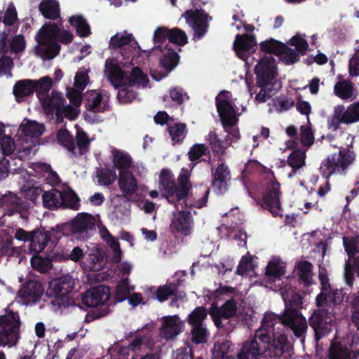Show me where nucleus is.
<instances>
[{"mask_svg": "<svg viewBox=\"0 0 359 359\" xmlns=\"http://www.w3.org/2000/svg\"><path fill=\"white\" fill-rule=\"evenodd\" d=\"M20 319L18 313L9 312L0 316V346L12 347L20 339Z\"/></svg>", "mask_w": 359, "mask_h": 359, "instance_id": "obj_11", "label": "nucleus"}, {"mask_svg": "<svg viewBox=\"0 0 359 359\" xmlns=\"http://www.w3.org/2000/svg\"><path fill=\"white\" fill-rule=\"evenodd\" d=\"M347 344L332 342L329 350L330 359H353Z\"/></svg>", "mask_w": 359, "mask_h": 359, "instance_id": "obj_39", "label": "nucleus"}, {"mask_svg": "<svg viewBox=\"0 0 359 359\" xmlns=\"http://www.w3.org/2000/svg\"><path fill=\"white\" fill-rule=\"evenodd\" d=\"M99 233L102 239L107 243L111 251V259L118 262L121 259L122 251L118 240L112 236L107 229L102 224L98 225Z\"/></svg>", "mask_w": 359, "mask_h": 359, "instance_id": "obj_30", "label": "nucleus"}, {"mask_svg": "<svg viewBox=\"0 0 359 359\" xmlns=\"http://www.w3.org/2000/svg\"><path fill=\"white\" fill-rule=\"evenodd\" d=\"M34 92V82L32 80L18 81L13 87V94L18 101Z\"/></svg>", "mask_w": 359, "mask_h": 359, "instance_id": "obj_40", "label": "nucleus"}, {"mask_svg": "<svg viewBox=\"0 0 359 359\" xmlns=\"http://www.w3.org/2000/svg\"><path fill=\"white\" fill-rule=\"evenodd\" d=\"M43 292V287L38 280H30L19 290L18 297L26 304H34L39 301Z\"/></svg>", "mask_w": 359, "mask_h": 359, "instance_id": "obj_22", "label": "nucleus"}, {"mask_svg": "<svg viewBox=\"0 0 359 359\" xmlns=\"http://www.w3.org/2000/svg\"><path fill=\"white\" fill-rule=\"evenodd\" d=\"M57 138L59 144L65 147L69 151L74 149V144L73 138L67 130H60L57 133Z\"/></svg>", "mask_w": 359, "mask_h": 359, "instance_id": "obj_56", "label": "nucleus"}, {"mask_svg": "<svg viewBox=\"0 0 359 359\" xmlns=\"http://www.w3.org/2000/svg\"><path fill=\"white\" fill-rule=\"evenodd\" d=\"M289 43L290 46H294L295 48V50H292L298 54V58L299 57V55L305 54L308 48V43L304 38V36L299 34L294 36L290 40Z\"/></svg>", "mask_w": 359, "mask_h": 359, "instance_id": "obj_49", "label": "nucleus"}, {"mask_svg": "<svg viewBox=\"0 0 359 359\" xmlns=\"http://www.w3.org/2000/svg\"><path fill=\"white\" fill-rule=\"evenodd\" d=\"M109 48L114 50L116 55L112 58H118L123 61H128L147 53L140 48L133 35L127 31L119 32L113 35L109 42Z\"/></svg>", "mask_w": 359, "mask_h": 359, "instance_id": "obj_9", "label": "nucleus"}, {"mask_svg": "<svg viewBox=\"0 0 359 359\" xmlns=\"http://www.w3.org/2000/svg\"><path fill=\"white\" fill-rule=\"evenodd\" d=\"M0 252L9 256L15 252L12 236L8 235L6 230H0Z\"/></svg>", "mask_w": 359, "mask_h": 359, "instance_id": "obj_46", "label": "nucleus"}, {"mask_svg": "<svg viewBox=\"0 0 359 359\" xmlns=\"http://www.w3.org/2000/svg\"><path fill=\"white\" fill-rule=\"evenodd\" d=\"M285 272V262L279 257H272L266 266L265 276L270 280H275L283 276Z\"/></svg>", "mask_w": 359, "mask_h": 359, "instance_id": "obj_34", "label": "nucleus"}, {"mask_svg": "<svg viewBox=\"0 0 359 359\" xmlns=\"http://www.w3.org/2000/svg\"><path fill=\"white\" fill-rule=\"evenodd\" d=\"M207 314L205 309L201 306L197 307L189 315L188 322L192 327L204 326L203 321Z\"/></svg>", "mask_w": 359, "mask_h": 359, "instance_id": "obj_47", "label": "nucleus"}, {"mask_svg": "<svg viewBox=\"0 0 359 359\" xmlns=\"http://www.w3.org/2000/svg\"><path fill=\"white\" fill-rule=\"evenodd\" d=\"M255 72L257 75V84L259 87L272 86L276 90L281 88V84L276 79V64L271 56L262 58L255 66Z\"/></svg>", "mask_w": 359, "mask_h": 359, "instance_id": "obj_12", "label": "nucleus"}, {"mask_svg": "<svg viewBox=\"0 0 359 359\" xmlns=\"http://www.w3.org/2000/svg\"><path fill=\"white\" fill-rule=\"evenodd\" d=\"M191 334L192 341L196 344L205 343L208 338V332L205 326L193 327Z\"/></svg>", "mask_w": 359, "mask_h": 359, "instance_id": "obj_57", "label": "nucleus"}, {"mask_svg": "<svg viewBox=\"0 0 359 359\" xmlns=\"http://www.w3.org/2000/svg\"><path fill=\"white\" fill-rule=\"evenodd\" d=\"M32 266L40 272H46L51 268V262L47 258L34 255L31 259Z\"/></svg>", "mask_w": 359, "mask_h": 359, "instance_id": "obj_53", "label": "nucleus"}, {"mask_svg": "<svg viewBox=\"0 0 359 359\" xmlns=\"http://www.w3.org/2000/svg\"><path fill=\"white\" fill-rule=\"evenodd\" d=\"M94 218L86 213H79L72 222L73 233H79L91 228L94 224Z\"/></svg>", "mask_w": 359, "mask_h": 359, "instance_id": "obj_38", "label": "nucleus"}, {"mask_svg": "<svg viewBox=\"0 0 359 359\" xmlns=\"http://www.w3.org/2000/svg\"><path fill=\"white\" fill-rule=\"evenodd\" d=\"M42 15L49 19H56L60 16L59 4L55 0H44L39 4Z\"/></svg>", "mask_w": 359, "mask_h": 359, "instance_id": "obj_42", "label": "nucleus"}, {"mask_svg": "<svg viewBox=\"0 0 359 359\" xmlns=\"http://www.w3.org/2000/svg\"><path fill=\"white\" fill-rule=\"evenodd\" d=\"M235 102L232 98L231 93L229 91H222L216 97V106L220 116L223 127L227 133L225 139V146L218 139L215 133H210L208 135V140L210 142L213 151L219 154H223L225 148L236 142L240 138V133L237 127L238 116L245 111V107L242 106L239 111L238 108L234 107Z\"/></svg>", "mask_w": 359, "mask_h": 359, "instance_id": "obj_4", "label": "nucleus"}, {"mask_svg": "<svg viewBox=\"0 0 359 359\" xmlns=\"http://www.w3.org/2000/svg\"><path fill=\"white\" fill-rule=\"evenodd\" d=\"M212 359H234L231 344L228 341L216 344L212 350Z\"/></svg>", "mask_w": 359, "mask_h": 359, "instance_id": "obj_41", "label": "nucleus"}, {"mask_svg": "<svg viewBox=\"0 0 359 359\" xmlns=\"http://www.w3.org/2000/svg\"><path fill=\"white\" fill-rule=\"evenodd\" d=\"M170 29L165 27H158L156 29L153 35L154 47L153 50H159L162 53L160 59V67L161 70L157 72L151 70V76L156 81H160L165 77L178 64V54L172 50L167 43L169 41Z\"/></svg>", "mask_w": 359, "mask_h": 359, "instance_id": "obj_7", "label": "nucleus"}, {"mask_svg": "<svg viewBox=\"0 0 359 359\" xmlns=\"http://www.w3.org/2000/svg\"><path fill=\"white\" fill-rule=\"evenodd\" d=\"M43 206L48 209H55L62 205V192L53 189L45 191L42 195Z\"/></svg>", "mask_w": 359, "mask_h": 359, "instance_id": "obj_37", "label": "nucleus"}, {"mask_svg": "<svg viewBox=\"0 0 359 359\" xmlns=\"http://www.w3.org/2000/svg\"><path fill=\"white\" fill-rule=\"evenodd\" d=\"M334 93L344 100L352 101L358 97V92L354 89L353 83L347 80L338 81L334 86Z\"/></svg>", "mask_w": 359, "mask_h": 359, "instance_id": "obj_32", "label": "nucleus"}, {"mask_svg": "<svg viewBox=\"0 0 359 359\" xmlns=\"http://www.w3.org/2000/svg\"><path fill=\"white\" fill-rule=\"evenodd\" d=\"M50 240V235L48 231L38 230L32 232L30 238V250L38 253L42 251Z\"/></svg>", "mask_w": 359, "mask_h": 359, "instance_id": "obj_36", "label": "nucleus"}, {"mask_svg": "<svg viewBox=\"0 0 359 359\" xmlns=\"http://www.w3.org/2000/svg\"><path fill=\"white\" fill-rule=\"evenodd\" d=\"M70 102L74 104V107L69 105L63 106V100L61 95L55 93H53L51 96L44 98L42 101V104L47 111L55 110L57 115H63L70 120H74L79 113V107L80 104H76L71 101Z\"/></svg>", "mask_w": 359, "mask_h": 359, "instance_id": "obj_14", "label": "nucleus"}, {"mask_svg": "<svg viewBox=\"0 0 359 359\" xmlns=\"http://www.w3.org/2000/svg\"><path fill=\"white\" fill-rule=\"evenodd\" d=\"M30 147L25 146L24 142L15 144L13 138L9 135H3L0 139V150L4 155L11 154L15 149L18 153H24L25 156H30Z\"/></svg>", "mask_w": 359, "mask_h": 359, "instance_id": "obj_31", "label": "nucleus"}, {"mask_svg": "<svg viewBox=\"0 0 359 359\" xmlns=\"http://www.w3.org/2000/svg\"><path fill=\"white\" fill-rule=\"evenodd\" d=\"M118 184L124 196H130L137 189V181L131 172V170L119 171Z\"/></svg>", "mask_w": 359, "mask_h": 359, "instance_id": "obj_28", "label": "nucleus"}, {"mask_svg": "<svg viewBox=\"0 0 359 359\" xmlns=\"http://www.w3.org/2000/svg\"><path fill=\"white\" fill-rule=\"evenodd\" d=\"M110 290L108 287L100 285L93 287L81 294V300L88 307H98L104 305L110 297Z\"/></svg>", "mask_w": 359, "mask_h": 359, "instance_id": "obj_16", "label": "nucleus"}, {"mask_svg": "<svg viewBox=\"0 0 359 359\" xmlns=\"http://www.w3.org/2000/svg\"><path fill=\"white\" fill-rule=\"evenodd\" d=\"M169 43L183 46L187 43V36L185 32L178 28L170 29Z\"/></svg>", "mask_w": 359, "mask_h": 359, "instance_id": "obj_55", "label": "nucleus"}, {"mask_svg": "<svg viewBox=\"0 0 359 359\" xmlns=\"http://www.w3.org/2000/svg\"><path fill=\"white\" fill-rule=\"evenodd\" d=\"M258 341L261 342L257 337L256 332L255 339L243 344L241 352L238 354L237 359H258L261 354V347ZM263 344L264 343L263 342Z\"/></svg>", "mask_w": 359, "mask_h": 359, "instance_id": "obj_33", "label": "nucleus"}, {"mask_svg": "<svg viewBox=\"0 0 359 359\" xmlns=\"http://www.w3.org/2000/svg\"><path fill=\"white\" fill-rule=\"evenodd\" d=\"M86 108L88 111L102 112L109 107V97L99 90H90L87 92Z\"/></svg>", "mask_w": 359, "mask_h": 359, "instance_id": "obj_25", "label": "nucleus"}, {"mask_svg": "<svg viewBox=\"0 0 359 359\" xmlns=\"http://www.w3.org/2000/svg\"><path fill=\"white\" fill-rule=\"evenodd\" d=\"M44 131V126L35 121L25 119L21 123L19 132L25 135V140L22 141L25 146L29 145L31 155L35 153L36 150H33V148L39 143L38 139Z\"/></svg>", "mask_w": 359, "mask_h": 359, "instance_id": "obj_15", "label": "nucleus"}, {"mask_svg": "<svg viewBox=\"0 0 359 359\" xmlns=\"http://www.w3.org/2000/svg\"><path fill=\"white\" fill-rule=\"evenodd\" d=\"M342 108L344 123L352 124L359 121V102L349 104L346 109L342 104H339Z\"/></svg>", "mask_w": 359, "mask_h": 359, "instance_id": "obj_44", "label": "nucleus"}, {"mask_svg": "<svg viewBox=\"0 0 359 359\" xmlns=\"http://www.w3.org/2000/svg\"><path fill=\"white\" fill-rule=\"evenodd\" d=\"M280 196V184L276 180L273 173L269 172L268 179L264 182L263 185V206L274 216L281 215Z\"/></svg>", "mask_w": 359, "mask_h": 359, "instance_id": "obj_13", "label": "nucleus"}, {"mask_svg": "<svg viewBox=\"0 0 359 359\" xmlns=\"http://www.w3.org/2000/svg\"><path fill=\"white\" fill-rule=\"evenodd\" d=\"M184 330V323L177 315L165 316L161 318L160 336L166 339L172 340Z\"/></svg>", "mask_w": 359, "mask_h": 359, "instance_id": "obj_21", "label": "nucleus"}, {"mask_svg": "<svg viewBox=\"0 0 359 359\" xmlns=\"http://www.w3.org/2000/svg\"><path fill=\"white\" fill-rule=\"evenodd\" d=\"M1 203H2L5 210L4 215L11 216L16 212L23 218L27 217L26 212L29 205L27 203L21 201L15 194H9L3 196Z\"/></svg>", "mask_w": 359, "mask_h": 359, "instance_id": "obj_24", "label": "nucleus"}, {"mask_svg": "<svg viewBox=\"0 0 359 359\" xmlns=\"http://www.w3.org/2000/svg\"><path fill=\"white\" fill-rule=\"evenodd\" d=\"M69 22L70 25L76 29L78 35L81 37H85L90 34V27L82 16H72L69 18Z\"/></svg>", "mask_w": 359, "mask_h": 359, "instance_id": "obj_45", "label": "nucleus"}, {"mask_svg": "<svg viewBox=\"0 0 359 359\" xmlns=\"http://www.w3.org/2000/svg\"><path fill=\"white\" fill-rule=\"evenodd\" d=\"M189 173L187 169L182 168L177 179L178 187L176 186L173 175L168 169H163L159 175L158 189L168 202L174 205L177 208L184 205L190 207H203L207 202L208 191L205 189L203 197L196 199L189 194L191 185L189 182Z\"/></svg>", "mask_w": 359, "mask_h": 359, "instance_id": "obj_3", "label": "nucleus"}, {"mask_svg": "<svg viewBox=\"0 0 359 359\" xmlns=\"http://www.w3.org/2000/svg\"><path fill=\"white\" fill-rule=\"evenodd\" d=\"M343 241L345 250L349 256H353L356 252H359V236L353 238L344 237Z\"/></svg>", "mask_w": 359, "mask_h": 359, "instance_id": "obj_62", "label": "nucleus"}, {"mask_svg": "<svg viewBox=\"0 0 359 359\" xmlns=\"http://www.w3.org/2000/svg\"><path fill=\"white\" fill-rule=\"evenodd\" d=\"M175 208L177 211L172 213L170 229L172 231L181 233L184 235L189 234L193 226V219L190 212L184 209L186 208H190L191 207L184 205L183 208Z\"/></svg>", "mask_w": 359, "mask_h": 359, "instance_id": "obj_18", "label": "nucleus"}, {"mask_svg": "<svg viewBox=\"0 0 359 359\" xmlns=\"http://www.w3.org/2000/svg\"><path fill=\"white\" fill-rule=\"evenodd\" d=\"M34 82V91L39 95L48 93L52 87V80L49 76H44Z\"/></svg>", "mask_w": 359, "mask_h": 359, "instance_id": "obj_59", "label": "nucleus"}, {"mask_svg": "<svg viewBox=\"0 0 359 359\" xmlns=\"http://www.w3.org/2000/svg\"><path fill=\"white\" fill-rule=\"evenodd\" d=\"M187 22L194 31L195 40L200 39L207 32L208 22L210 18L202 11H188L183 15Z\"/></svg>", "mask_w": 359, "mask_h": 359, "instance_id": "obj_20", "label": "nucleus"}, {"mask_svg": "<svg viewBox=\"0 0 359 359\" xmlns=\"http://www.w3.org/2000/svg\"><path fill=\"white\" fill-rule=\"evenodd\" d=\"M349 74L352 76H359V48L349 60Z\"/></svg>", "mask_w": 359, "mask_h": 359, "instance_id": "obj_64", "label": "nucleus"}, {"mask_svg": "<svg viewBox=\"0 0 359 359\" xmlns=\"http://www.w3.org/2000/svg\"><path fill=\"white\" fill-rule=\"evenodd\" d=\"M307 125L301 127L300 137L302 143L304 146L310 147L313 143L314 137L310 127L311 123L309 118H307Z\"/></svg>", "mask_w": 359, "mask_h": 359, "instance_id": "obj_61", "label": "nucleus"}, {"mask_svg": "<svg viewBox=\"0 0 359 359\" xmlns=\"http://www.w3.org/2000/svg\"><path fill=\"white\" fill-rule=\"evenodd\" d=\"M261 48L266 53H273L280 56V58L287 65L293 64L298 60V54L292 48L273 39L266 40L261 43Z\"/></svg>", "mask_w": 359, "mask_h": 359, "instance_id": "obj_17", "label": "nucleus"}, {"mask_svg": "<svg viewBox=\"0 0 359 359\" xmlns=\"http://www.w3.org/2000/svg\"><path fill=\"white\" fill-rule=\"evenodd\" d=\"M255 38L250 35H237L233 43V48L236 55L245 60L248 66L252 64L249 60L252 49L256 46Z\"/></svg>", "mask_w": 359, "mask_h": 359, "instance_id": "obj_23", "label": "nucleus"}, {"mask_svg": "<svg viewBox=\"0 0 359 359\" xmlns=\"http://www.w3.org/2000/svg\"><path fill=\"white\" fill-rule=\"evenodd\" d=\"M135 57L128 60H119L118 58H108L105 61L104 75L115 87L145 88L148 86L147 75L138 67H134L130 75H127L121 67H127L134 64Z\"/></svg>", "mask_w": 359, "mask_h": 359, "instance_id": "obj_5", "label": "nucleus"}, {"mask_svg": "<svg viewBox=\"0 0 359 359\" xmlns=\"http://www.w3.org/2000/svg\"><path fill=\"white\" fill-rule=\"evenodd\" d=\"M355 155L353 151L347 149H341L325 159L320 165V171L325 178L336 173H342L355 161Z\"/></svg>", "mask_w": 359, "mask_h": 359, "instance_id": "obj_10", "label": "nucleus"}, {"mask_svg": "<svg viewBox=\"0 0 359 359\" xmlns=\"http://www.w3.org/2000/svg\"><path fill=\"white\" fill-rule=\"evenodd\" d=\"M111 159L114 167L118 170H132V158L126 151L112 149L111 151Z\"/></svg>", "mask_w": 359, "mask_h": 359, "instance_id": "obj_35", "label": "nucleus"}, {"mask_svg": "<svg viewBox=\"0 0 359 359\" xmlns=\"http://www.w3.org/2000/svg\"><path fill=\"white\" fill-rule=\"evenodd\" d=\"M236 311V303L233 300H229L227 301L221 308H218L216 304H212L210 313L215 322V325L217 327H222L220 318H228L234 315Z\"/></svg>", "mask_w": 359, "mask_h": 359, "instance_id": "obj_29", "label": "nucleus"}, {"mask_svg": "<svg viewBox=\"0 0 359 359\" xmlns=\"http://www.w3.org/2000/svg\"><path fill=\"white\" fill-rule=\"evenodd\" d=\"M342 108L337 105L334 108V114L333 116L328 120V127L329 128L336 130L339 124L344 123V116L342 114Z\"/></svg>", "mask_w": 359, "mask_h": 359, "instance_id": "obj_60", "label": "nucleus"}, {"mask_svg": "<svg viewBox=\"0 0 359 359\" xmlns=\"http://www.w3.org/2000/svg\"><path fill=\"white\" fill-rule=\"evenodd\" d=\"M62 205L65 208H71L73 210H78L79 207V202L77 196L72 191L67 190L62 192Z\"/></svg>", "mask_w": 359, "mask_h": 359, "instance_id": "obj_51", "label": "nucleus"}, {"mask_svg": "<svg viewBox=\"0 0 359 359\" xmlns=\"http://www.w3.org/2000/svg\"><path fill=\"white\" fill-rule=\"evenodd\" d=\"M72 33L61 29L57 25L48 23L43 25L36 36L38 45L36 53L43 60H51L59 53L60 46L57 43H69L72 41Z\"/></svg>", "mask_w": 359, "mask_h": 359, "instance_id": "obj_6", "label": "nucleus"}, {"mask_svg": "<svg viewBox=\"0 0 359 359\" xmlns=\"http://www.w3.org/2000/svg\"><path fill=\"white\" fill-rule=\"evenodd\" d=\"M133 290V287L128 284V279H124L118 283L116 289V298L118 302H123L128 297L129 294Z\"/></svg>", "mask_w": 359, "mask_h": 359, "instance_id": "obj_52", "label": "nucleus"}, {"mask_svg": "<svg viewBox=\"0 0 359 359\" xmlns=\"http://www.w3.org/2000/svg\"><path fill=\"white\" fill-rule=\"evenodd\" d=\"M255 264L253 258L250 255L243 257L237 269V273L241 276L249 274L253 271Z\"/></svg>", "mask_w": 359, "mask_h": 359, "instance_id": "obj_54", "label": "nucleus"}, {"mask_svg": "<svg viewBox=\"0 0 359 359\" xmlns=\"http://www.w3.org/2000/svg\"><path fill=\"white\" fill-rule=\"evenodd\" d=\"M89 69L81 67L74 76V86L67 89V95L71 102L81 104V93L89 83Z\"/></svg>", "mask_w": 359, "mask_h": 359, "instance_id": "obj_19", "label": "nucleus"}, {"mask_svg": "<svg viewBox=\"0 0 359 359\" xmlns=\"http://www.w3.org/2000/svg\"><path fill=\"white\" fill-rule=\"evenodd\" d=\"M104 265L102 252L97 248H92L81 261V266L86 271H100Z\"/></svg>", "mask_w": 359, "mask_h": 359, "instance_id": "obj_27", "label": "nucleus"}, {"mask_svg": "<svg viewBox=\"0 0 359 359\" xmlns=\"http://www.w3.org/2000/svg\"><path fill=\"white\" fill-rule=\"evenodd\" d=\"M168 131L174 144L180 142L186 136L187 130L185 124L175 123L168 126Z\"/></svg>", "mask_w": 359, "mask_h": 359, "instance_id": "obj_48", "label": "nucleus"}, {"mask_svg": "<svg viewBox=\"0 0 359 359\" xmlns=\"http://www.w3.org/2000/svg\"><path fill=\"white\" fill-rule=\"evenodd\" d=\"M283 299L285 303L283 313L280 317L273 313L265 314L262 327L257 330V337L266 343L265 356L267 359L276 357H290L292 347L287 340L286 336L280 333L277 325L281 324L286 329L291 330L296 337L302 338L308 329L307 320L303 315L292 306L302 304L299 294H295L291 299L288 294L282 292Z\"/></svg>", "mask_w": 359, "mask_h": 359, "instance_id": "obj_1", "label": "nucleus"}, {"mask_svg": "<svg viewBox=\"0 0 359 359\" xmlns=\"http://www.w3.org/2000/svg\"><path fill=\"white\" fill-rule=\"evenodd\" d=\"M74 285L75 280L69 274L49 283L46 294L51 299V304L55 311L75 305L74 300L69 295Z\"/></svg>", "mask_w": 359, "mask_h": 359, "instance_id": "obj_8", "label": "nucleus"}, {"mask_svg": "<svg viewBox=\"0 0 359 359\" xmlns=\"http://www.w3.org/2000/svg\"><path fill=\"white\" fill-rule=\"evenodd\" d=\"M319 280L321 292L316 297V305L318 307L325 306L326 309L316 310L310 318V325L315 332L316 341L328 335L332 330L334 318L328 304L339 303L343 299L341 291L334 289L330 284L325 270L322 268L319 271Z\"/></svg>", "mask_w": 359, "mask_h": 359, "instance_id": "obj_2", "label": "nucleus"}, {"mask_svg": "<svg viewBox=\"0 0 359 359\" xmlns=\"http://www.w3.org/2000/svg\"><path fill=\"white\" fill-rule=\"evenodd\" d=\"M352 304L353 306L352 320L357 325L358 330L346 344L350 353H353L352 358L353 359L359 355V292L352 296Z\"/></svg>", "mask_w": 359, "mask_h": 359, "instance_id": "obj_26", "label": "nucleus"}, {"mask_svg": "<svg viewBox=\"0 0 359 359\" xmlns=\"http://www.w3.org/2000/svg\"><path fill=\"white\" fill-rule=\"evenodd\" d=\"M312 264L305 260L299 261L296 266V271L300 279L306 285L313 283V273Z\"/></svg>", "mask_w": 359, "mask_h": 359, "instance_id": "obj_43", "label": "nucleus"}, {"mask_svg": "<svg viewBox=\"0 0 359 359\" xmlns=\"http://www.w3.org/2000/svg\"><path fill=\"white\" fill-rule=\"evenodd\" d=\"M306 153L302 150L293 151L288 158V163L293 169H299L305 164Z\"/></svg>", "mask_w": 359, "mask_h": 359, "instance_id": "obj_50", "label": "nucleus"}, {"mask_svg": "<svg viewBox=\"0 0 359 359\" xmlns=\"http://www.w3.org/2000/svg\"><path fill=\"white\" fill-rule=\"evenodd\" d=\"M130 203L124 201L121 205L115 207L113 214L117 219L123 222L129 217L130 212Z\"/></svg>", "mask_w": 359, "mask_h": 359, "instance_id": "obj_63", "label": "nucleus"}, {"mask_svg": "<svg viewBox=\"0 0 359 359\" xmlns=\"http://www.w3.org/2000/svg\"><path fill=\"white\" fill-rule=\"evenodd\" d=\"M97 176L99 184L108 186L115 181L116 173L113 170H102L97 172Z\"/></svg>", "mask_w": 359, "mask_h": 359, "instance_id": "obj_58", "label": "nucleus"}]
</instances>
